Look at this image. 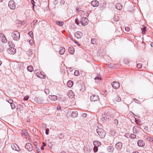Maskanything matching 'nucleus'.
<instances>
[{"label": "nucleus", "mask_w": 153, "mask_h": 153, "mask_svg": "<svg viewBox=\"0 0 153 153\" xmlns=\"http://www.w3.org/2000/svg\"><path fill=\"white\" fill-rule=\"evenodd\" d=\"M88 20L86 17H83L82 18L80 21L78 19H76L75 20V23L77 25H79V22L81 25H82L85 26L88 24Z\"/></svg>", "instance_id": "nucleus-1"}, {"label": "nucleus", "mask_w": 153, "mask_h": 153, "mask_svg": "<svg viewBox=\"0 0 153 153\" xmlns=\"http://www.w3.org/2000/svg\"><path fill=\"white\" fill-rule=\"evenodd\" d=\"M96 131L101 138H103L105 137L106 134V132L102 128H98L96 129Z\"/></svg>", "instance_id": "nucleus-2"}, {"label": "nucleus", "mask_w": 153, "mask_h": 153, "mask_svg": "<svg viewBox=\"0 0 153 153\" xmlns=\"http://www.w3.org/2000/svg\"><path fill=\"white\" fill-rule=\"evenodd\" d=\"M11 35L14 40L17 41L19 40L20 37L19 32L17 31H14L12 33Z\"/></svg>", "instance_id": "nucleus-3"}, {"label": "nucleus", "mask_w": 153, "mask_h": 153, "mask_svg": "<svg viewBox=\"0 0 153 153\" xmlns=\"http://www.w3.org/2000/svg\"><path fill=\"white\" fill-rule=\"evenodd\" d=\"M111 114L110 113V110L106 111L104 112L103 115V119L105 121L106 120L109 119V117L111 116Z\"/></svg>", "instance_id": "nucleus-4"}, {"label": "nucleus", "mask_w": 153, "mask_h": 153, "mask_svg": "<svg viewBox=\"0 0 153 153\" xmlns=\"http://www.w3.org/2000/svg\"><path fill=\"white\" fill-rule=\"evenodd\" d=\"M9 7L11 9L14 10L16 8V4L13 0H10L8 3Z\"/></svg>", "instance_id": "nucleus-5"}, {"label": "nucleus", "mask_w": 153, "mask_h": 153, "mask_svg": "<svg viewBox=\"0 0 153 153\" xmlns=\"http://www.w3.org/2000/svg\"><path fill=\"white\" fill-rule=\"evenodd\" d=\"M7 51L9 53L14 54L16 53V51L13 47H10L7 49Z\"/></svg>", "instance_id": "nucleus-6"}, {"label": "nucleus", "mask_w": 153, "mask_h": 153, "mask_svg": "<svg viewBox=\"0 0 153 153\" xmlns=\"http://www.w3.org/2000/svg\"><path fill=\"white\" fill-rule=\"evenodd\" d=\"M25 147L29 151H31L33 150L32 144L29 143H28L25 144Z\"/></svg>", "instance_id": "nucleus-7"}, {"label": "nucleus", "mask_w": 153, "mask_h": 153, "mask_svg": "<svg viewBox=\"0 0 153 153\" xmlns=\"http://www.w3.org/2000/svg\"><path fill=\"white\" fill-rule=\"evenodd\" d=\"M0 39L2 42L6 43L7 42V40L4 34L2 33H0Z\"/></svg>", "instance_id": "nucleus-8"}, {"label": "nucleus", "mask_w": 153, "mask_h": 153, "mask_svg": "<svg viewBox=\"0 0 153 153\" xmlns=\"http://www.w3.org/2000/svg\"><path fill=\"white\" fill-rule=\"evenodd\" d=\"M99 99V96L97 95L93 94L92 95L90 98L91 101H95Z\"/></svg>", "instance_id": "nucleus-9"}, {"label": "nucleus", "mask_w": 153, "mask_h": 153, "mask_svg": "<svg viewBox=\"0 0 153 153\" xmlns=\"http://www.w3.org/2000/svg\"><path fill=\"white\" fill-rule=\"evenodd\" d=\"M112 85L114 88L117 89L119 88L120 84L117 81H114L112 83Z\"/></svg>", "instance_id": "nucleus-10"}, {"label": "nucleus", "mask_w": 153, "mask_h": 153, "mask_svg": "<svg viewBox=\"0 0 153 153\" xmlns=\"http://www.w3.org/2000/svg\"><path fill=\"white\" fill-rule=\"evenodd\" d=\"M75 37L78 39H79L82 37V33L80 31H77L74 34Z\"/></svg>", "instance_id": "nucleus-11"}, {"label": "nucleus", "mask_w": 153, "mask_h": 153, "mask_svg": "<svg viewBox=\"0 0 153 153\" xmlns=\"http://www.w3.org/2000/svg\"><path fill=\"white\" fill-rule=\"evenodd\" d=\"M11 146L13 150L18 152L19 151V148L16 144L15 143L12 144Z\"/></svg>", "instance_id": "nucleus-12"}, {"label": "nucleus", "mask_w": 153, "mask_h": 153, "mask_svg": "<svg viewBox=\"0 0 153 153\" xmlns=\"http://www.w3.org/2000/svg\"><path fill=\"white\" fill-rule=\"evenodd\" d=\"M137 144L138 146L139 147H142L144 146L145 143L142 140H139L137 141Z\"/></svg>", "instance_id": "nucleus-13"}, {"label": "nucleus", "mask_w": 153, "mask_h": 153, "mask_svg": "<svg viewBox=\"0 0 153 153\" xmlns=\"http://www.w3.org/2000/svg\"><path fill=\"white\" fill-rule=\"evenodd\" d=\"M123 146V144L121 142H118L115 144V147L117 149H121Z\"/></svg>", "instance_id": "nucleus-14"}, {"label": "nucleus", "mask_w": 153, "mask_h": 153, "mask_svg": "<svg viewBox=\"0 0 153 153\" xmlns=\"http://www.w3.org/2000/svg\"><path fill=\"white\" fill-rule=\"evenodd\" d=\"M99 3L98 1L97 0L92 1L91 2L92 6L94 7H97L98 6Z\"/></svg>", "instance_id": "nucleus-15"}, {"label": "nucleus", "mask_w": 153, "mask_h": 153, "mask_svg": "<svg viewBox=\"0 0 153 153\" xmlns=\"http://www.w3.org/2000/svg\"><path fill=\"white\" fill-rule=\"evenodd\" d=\"M68 95L70 98H72L74 96V94L72 90L69 91L68 93Z\"/></svg>", "instance_id": "nucleus-16"}, {"label": "nucleus", "mask_w": 153, "mask_h": 153, "mask_svg": "<svg viewBox=\"0 0 153 153\" xmlns=\"http://www.w3.org/2000/svg\"><path fill=\"white\" fill-rule=\"evenodd\" d=\"M21 134L23 136L25 137V138H27L28 137V133L26 130H23L21 131Z\"/></svg>", "instance_id": "nucleus-17"}, {"label": "nucleus", "mask_w": 153, "mask_h": 153, "mask_svg": "<svg viewBox=\"0 0 153 153\" xmlns=\"http://www.w3.org/2000/svg\"><path fill=\"white\" fill-rule=\"evenodd\" d=\"M139 129V127L138 126L134 127L133 128V132L134 134H136Z\"/></svg>", "instance_id": "nucleus-18"}, {"label": "nucleus", "mask_w": 153, "mask_h": 153, "mask_svg": "<svg viewBox=\"0 0 153 153\" xmlns=\"http://www.w3.org/2000/svg\"><path fill=\"white\" fill-rule=\"evenodd\" d=\"M49 97L51 100L55 101L57 99V97L56 96L53 95H49Z\"/></svg>", "instance_id": "nucleus-19"}, {"label": "nucleus", "mask_w": 153, "mask_h": 153, "mask_svg": "<svg viewBox=\"0 0 153 153\" xmlns=\"http://www.w3.org/2000/svg\"><path fill=\"white\" fill-rule=\"evenodd\" d=\"M68 51L71 54H73L75 50L74 48L71 46L69 48Z\"/></svg>", "instance_id": "nucleus-20"}, {"label": "nucleus", "mask_w": 153, "mask_h": 153, "mask_svg": "<svg viewBox=\"0 0 153 153\" xmlns=\"http://www.w3.org/2000/svg\"><path fill=\"white\" fill-rule=\"evenodd\" d=\"M35 100L39 103H42L43 99L39 97H36L35 98Z\"/></svg>", "instance_id": "nucleus-21"}, {"label": "nucleus", "mask_w": 153, "mask_h": 153, "mask_svg": "<svg viewBox=\"0 0 153 153\" xmlns=\"http://www.w3.org/2000/svg\"><path fill=\"white\" fill-rule=\"evenodd\" d=\"M116 7L118 10H120L122 9L123 6L121 4L119 3L116 4Z\"/></svg>", "instance_id": "nucleus-22"}, {"label": "nucleus", "mask_w": 153, "mask_h": 153, "mask_svg": "<svg viewBox=\"0 0 153 153\" xmlns=\"http://www.w3.org/2000/svg\"><path fill=\"white\" fill-rule=\"evenodd\" d=\"M114 149V147L112 146H109L107 148V150L109 152H113Z\"/></svg>", "instance_id": "nucleus-23"}, {"label": "nucleus", "mask_w": 153, "mask_h": 153, "mask_svg": "<svg viewBox=\"0 0 153 153\" xmlns=\"http://www.w3.org/2000/svg\"><path fill=\"white\" fill-rule=\"evenodd\" d=\"M73 85V82L71 80H69L67 83V86L69 87H71Z\"/></svg>", "instance_id": "nucleus-24"}, {"label": "nucleus", "mask_w": 153, "mask_h": 153, "mask_svg": "<svg viewBox=\"0 0 153 153\" xmlns=\"http://www.w3.org/2000/svg\"><path fill=\"white\" fill-rule=\"evenodd\" d=\"M28 54L29 56H32L33 57H34V54L33 53V51L32 49H30L28 51Z\"/></svg>", "instance_id": "nucleus-25"}, {"label": "nucleus", "mask_w": 153, "mask_h": 153, "mask_svg": "<svg viewBox=\"0 0 153 153\" xmlns=\"http://www.w3.org/2000/svg\"><path fill=\"white\" fill-rule=\"evenodd\" d=\"M14 68H15V69H20L21 68V65L19 63H16L14 65Z\"/></svg>", "instance_id": "nucleus-26"}, {"label": "nucleus", "mask_w": 153, "mask_h": 153, "mask_svg": "<svg viewBox=\"0 0 153 153\" xmlns=\"http://www.w3.org/2000/svg\"><path fill=\"white\" fill-rule=\"evenodd\" d=\"M93 144L94 146L98 147L101 145V143L98 141H94Z\"/></svg>", "instance_id": "nucleus-27"}, {"label": "nucleus", "mask_w": 153, "mask_h": 153, "mask_svg": "<svg viewBox=\"0 0 153 153\" xmlns=\"http://www.w3.org/2000/svg\"><path fill=\"white\" fill-rule=\"evenodd\" d=\"M78 116V112L77 111H73L71 114V116L73 117H76Z\"/></svg>", "instance_id": "nucleus-28"}, {"label": "nucleus", "mask_w": 153, "mask_h": 153, "mask_svg": "<svg viewBox=\"0 0 153 153\" xmlns=\"http://www.w3.org/2000/svg\"><path fill=\"white\" fill-rule=\"evenodd\" d=\"M61 48H62V49H60V50H59V53L60 54V55H63L64 53H65V48H62V47H61Z\"/></svg>", "instance_id": "nucleus-29"}, {"label": "nucleus", "mask_w": 153, "mask_h": 153, "mask_svg": "<svg viewBox=\"0 0 153 153\" xmlns=\"http://www.w3.org/2000/svg\"><path fill=\"white\" fill-rule=\"evenodd\" d=\"M27 70L30 72H32L33 71V66L31 65H29L27 67Z\"/></svg>", "instance_id": "nucleus-30"}, {"label": "nucleus", "mask_w": 153, "mask_h": 153, "mask_svg": "<svg viewBox=\"0 0 153 153\" xmlns=\"http://www.w3.org/2000/svg\"><path fill=\"white\" fill-rule=\"evenodd\" d=\"M128 134L129 137L131 139H134L136 137V135L134 134H131L129 135L128 134Z\"/></svg>", "instance_id": "nucleus-31"}, {"label": "nucleus", "mask_w": 153, "mask_h": 153, "mask_svg": "<svg viewBox=\"0 0 153 153\" xmlns=\"http://www.w3.org/2000/svg\"><path fill=\"white\" fill-rule=\"evenodd\" d=\"M56 23L57 25H59L60 26L64 24L63 22H60L59 21H56Z\"/></svg>", "instance_id": "nucleus-32"}, {"label": "nucleus", "mask_w": 153, "mask_h": 153, "mask_svg": "<svg viewBox=\"0 0 153 153\" xmlns=\"http://www.w3.org/2000/svg\"><path fill=\"white\" fill-rule=\"evenodd\" d=\"M8 44L9 47H14L15 45L13 43L11 42H8Z\"/></svg>", "instance_id": "nucleus-33"}, {"label": "nucleus", "mask_w": 153, "mask_h": 153, "mask_svg": "<svg viewBox=\"0 0 153 153\" xmlns=\"http://www.w3.org/2000/svg\"><path fill=\"white\" fill-rule=\"evenodd\" d=\"M142 30V33L143 34H144L145 33V32L146 30V27H143V28H141Z\"/></svg>", "instance_id": "nucleus-34"}, {"label": "nucleus", "mask_w": 153, "mask_h": 153, "mask_svg": "<svg viewBox=\"0 0 153 153\" xmlns=\"http://www.w3.org/2000/svg\"><path fill=\"white\" fill-rule=\"evenodd\" d=\"M114 100L116 101L117 102H120L121 100V98L119 96H117L114 99Z\"/></svg>", "instance_id": "nucleus-35"}, {"label": "nucleus", "mask_w": 153, "mask_h": 153, "mask_svg": "<svg viewBox=\"0 0 153 153\" xmlns=\"http://www.w3.org/2000/svg\"><path fill=\"white\" fill-rule=\"evenodd\" d=\"M144 138L145 140H146L148 141H150L151 139L150 137H149L147 135L145 136H144Z\"/></svg>", "instance_id": "nucleus-36"}, {"label": "nucleus", "mask_w": 153, "mask_h": 153, "mask_svg": "<svg viewBox=\"0 0 153 153\" xmlns=\"http://www.w3.org/2000/svg\"><path fill=\"white\" fill-rule=\"evenodd\" d=\"M7 101L10 104H11V103H13V100H12L11 99H7Z\"/></svg>", "instance_id": "nucleus-37"}, {"label": "nucleus", "mask_w": 153, "mask_h": 153, "mask_svg": "<svg viewBox=\"0 0 153 153\" xmlns=\"http://www.w3.org/2000/svg\"><path fill=\"white\" fill-rule=\"evenodd\" d=\"M91 43L93 44H95L96 43V40L94 39H92L91 41Z\"/></svg>", "instance_id": "nucleus-38"}, {"label": "nucleus", "mask_w": 153, "mask_h": 153, "mask_svg": "<svg viewBox=\"0 0 153 153\" xmlns=\"http://www.w3.org/2000/svg\"><path fill=\"white\" fill-rule=\"evenodd\" d=\"M106 65L108 67L110 68H111L113 67V65L111 64H106Z\"/></svg>", "instance_id": "nucleus-39"}, {"label": "nucleus", "mask_w": 153, "mask_h": 153, "mask_svg": "<svg viewBox=\"0 0 153 153\" xmlns=\"http://www.w3.org/2000/svg\"><path fill=\"white\" fill-rule=\"evenodd\" d=\"M94 79H95V82H98L99 81V80H100L101 79L99 77H95L94 78Z\"/></svg>", "instance_id": "nucleus-40"}, {"label": "nucleus", "mask_w": 153, "mask_h": 153, "mask_svg": "<svg viewBox=\"0 0 153 153\" xmlns=\"http://www.w3.org/2000/svg\"><path fill=\"white\" fill-rule=\"evenodd\" d=\"M134 101L135 102H136V103H137V104H140V101H139V100H137V99H135V98L134 99Z\"/></svg>", "instance_id": "nucleus-41"}, {"label": "nucleus", "mask_w": 153, "mask_h": 153, "mask_svg": "<svg viewBox=\"0 0 153 153\" xmlns=\"http://www.w3.org/2000/svg\"><path fill=\"white\" fill-rule=\"evenodd\" d=\"M45 93L47 94H48L49 93V90L48 89L46 88L45 90Z\"/></svg>", "instance_id": "nucleus-42"}, {"label": "nucleus", "mask_w": 153, "mask_h": 153, "mask_svg": "<svg viewBox=\"0 0 153 153\" xmlns=\"http://www.w3.org/2000/svg\"><path fill=\"white\" fill-rule=\"evenodd\" d=\"M93 150L95 152H97L98 150L97 146H94L93 149Z\"/></svg>", "instance_id": "nucleus-43"}, {"label": "nucleus", "mask_w": 153, "mask_h": 153, "mask_svg": "<svg viewBox=\"0 0 153 153\" xmlns=\"http://www.w3.org/2000/svg\"><path fill=\"white\" fill-rule=\"evenodd\" d=\"M37 76L39 77H40L41 78H43L45 77V76L42 74H38Z\"/></svg>", "instance_id": "nucleus-44"}, {"label": "nucleus", "mask_w": 153, "mask_h": 153, "mask_svg": "<svg viewBox=\"0 0 153 153\" xmlns=\"http://www.w3.org/2000/svg\"><path fill=\"white\" fill-rule=\"evenodd\" d=\"M10 105L12 109H13L15 108V106L14 103H12L10 104Z\"/></svg>", "instance_id": "nucleus-45"}, {"label": "nucleus", "mask_w": 153, "mask_h": 153, "mask_svg": "<svg viewBox=\"0 0 153 153\" xmlns=\"http://www.w3.org/2000/svg\"><path fill=\"white\" fill-rule=\"evenodd\" d=\"M79 74V72L77 70H76L75 71V72L74 73V75H75L76 76H77Z\"/></svg>", "instance_id": "nucleus-46"}, {"label": "nucleus", "mask_w": 153, "mask_h": 153, "mask_svg": "<svg viewBox=\"0 0 153 153\" xmlns=\"http://www.w3.org/2000/svg\"><path fill=\"white\" fill-rule=\"evenodd\" d=\"M45 130V134L47 135H48L49 134L48 131H49V129L48 128H46Z\"/></svg>", "instance_id": "nucleus-47"}, {"label": "nucleus", "mask_w": 153, "mask_h": 153, "mask_svg": "<svg viewBox=\"0 0 153 153\" xmlns=\"http://www.w3.org/2000/svg\"><path fill=\"white\" fill-rule=\"evenodd\" d=\"M29 42L30 45H33V41L32 40H30Z\"/></svg>", "instance_id": "nucleus-48"}, {"label": "nucleus", "mask_w": 153, "mask_h": 153, "mask_svg": "<svg viewBox=\"0 0 153 153\" xmlns=\"http://www.w3.org/2000/svg\"><path fill=\"white\" fill-rule=\"evenodd\" d=\"M114 122V123L116 125H117L118 124V121L116 119H115Z\"/></svg>", "instance_id": "nucleus-49"}, {"label": "nucleus", "mask_w": 153, "mask_h": 153, "mask_svg": "<svg viewBox=\"0 0 153 153\" xmlns=\"http://www.w3.org/2000/svg\"><path fill=\"white\" fill-rule=\"evenodd\" d=\"M137 67L138 68H141L142 67V65L141 64L138 63L137 65Z\"/></svg>", "instance_id": "nucleus-50"}, {"label": "nucleus", "mask_w": 153, "mask_h": 153, "mask_svg": "<svg viewBox=\"0 0 153 153\" xmlns=\"http://www.w3.org/2000/svg\"><path fill=\"white\" fill-rule=\"evenodd\" d=\"M125 30L126 31H128L130 30V29L128 27H125Z\"/></svg>", "instance_id": "nucleus-51"}, {"label": "nucleus", "mask_w": 153, "mask_h": 153, "mask_svg": "<svg viewBox=\"0 0 153 153\" xmlns=\"http://www.w3.org/2000/svg\"><path fill=\"white\" fill-rule=\"evenodd\" d=\"M29 35L31 37L32 36H33V33L32 31H30L29 33Z\"/></svg>", "instance_id": "nucleus-52"}, {"label": "nucleus", "mask_w": 153, "mask_h": 153, "mask_svg": "<svg viewBox=\"0 0 153 153\" xmlns=\"http://www.w3.org/2000/svg\"><path fill=\"white\" fill-rule=\"evenodd\" d=\"M29 98V97L28 96H26L24 97L23 99L25 100H27Z\"/></svg>", "instance_id": "nucleus-53"}, {"label": "nucleus", "mask_w": 153, "mask_h": 153, "mask_svg": "<svg viewBox=\"0 0 153 153\" xmlns=\"http://www.w3.org/2000/svg\"><path fill=\"white\" fill-rule=\"evenodd\" d=\"M81 14V15H83V16H84V15L85 14L84 12L83 11H82V10H80V12H79Z\"/></svg>", "instance_id": "nucleus-54"}, {"label": "nucleus", "mask_w": 153, "mask_h": 153, "mask_svg": "<svg viewBox=\"0 0 153 153\" xmlns=\"http://www.w3.org/2000/svg\"><path fill=\"white\" fill-rule=\"evenodd\" d=\"M82 116L84 117H86L87 116V114L86 113H83L82 115Z\"/></svg>", "instance_id": "nucleus-55"}, {"label": "nucleus", "mask_w": 153, "mask_h": 153, "mask_svg": "<svg viewBox=\"0 0 153 153\" xmlns=\"http://www.w3.org/2000/svg\"><path fill=\"white\" fill-rule=\"evenodd\" d=\"M37 20H34L33 22L32 23H33V25H35L37 23Z\"/></svg>", "instance_id": "nucleus-56"}, {"label": "nucleus", "mask_w": 153, "mask_h": 153, "mask_svg": "<svg viewBox=\"0 0 153 153\" xmlns=\"http://www.w3.org/2000/svg\"><path fill=\"white\" fill-rule=\"evenodd\" d=\"M76 11H79V12H80V10H80V9L78 7H76Z\"/></svg>", "instance_id": "nucleus-57"}, {"label": "nucleus", "mask_w": 153, "mask_h": 153, "mask_svg": "<svg viewBox=\"0 0 153 153\" xmlns=\"http://www.w3.org/2000/svg\"><path fill=\"white\" fill-rule=\"evenodd\" d=\"M42 127L44 128H45L46 126V125L44 123L42 124Z\"/></svg>", "instance_id": "nucleus-58"}, {"label": "nucleus", "mask_w": 153, "mask_h": 153, "mask_svg": "<svg viewBox=\"0 0 153 153\" xmlns=\"http://www.w3.org/2000/svg\"><path fill=\"white\" fill-rule=\"evenodd\" d=\"M46 146V144L44 142H43L42 143V146L44 147L45 146Z\"/></svg>", "instance_id": "nucleus-59"}, {"label": "nucleus", "mask_w": 153, "mask_h": 153, "mask_svg": "<svg viewBox=\"0 0 153 153\" xmlns=\"http://www.w3.org/2000/svg\"><path fill=\"white\" fill-rule=\"evenodd\" d=\"M75 43L77 44L78 46H81V45L80 44H79L78 42H76V41H75Z\"/></svg>", "instance_id": "nucleus-60"}, {"label": "nucleus", "mask_w": 153, "mask_h": 153, "mask_svg": "<svg viewBox=\"0 0 153 153\" xmlns=\"http://www.w3.org/2000/svg\"><path fill=\"white\" fill-rule=\"evenodd\" d=\"M53 2L54 4H56L58 3V1L57 0H55L53 1Z\"/></svg>", "instance_id": "nucleus-61"}, {"label": "nucleus", "mask_w": 153, "mask_h": 153, "mask_svg": "<svg viewBox=\"0 0 153 153\" xmlns=\"http://www.w3.org/2000/svg\"><path fill=\"white\" fill-rule=\"evenodd\" d=\"M60 135V136H59L60 137L61 136V138L64 137V134H61Z\"/></svg>", "instance_id": "nucleus-62"}, {"label": "nucleus", "mask_w": 153, "mask_h": 153, "mask_svg": "<svg viewBox=\"0 0 153 153\" xmlns=\"http://www.w3.org/2000/svg\"><path fill=\"white\" fill-rule=\"evenodd\" d=\"M34 145L35 146H36L37 145V143L36 142H34Z\"/></svg>", "instance_id": "nucleus-63"}, {"label": "nucleus", "mask_w": 153, "mask_h": 153, "mask_svg": "<svg viewBox=\"0 0 153 153\" xmlns=\"http://www.w3.org/2000/svg\"><path fill=\"white\" fill-rule=\"evenodd\" d=\"M57 109L59 110L61 109V107L59 106H58L57 107Z\"/></svg>", "instance_id": "nucleus-64"}]
</instances>
